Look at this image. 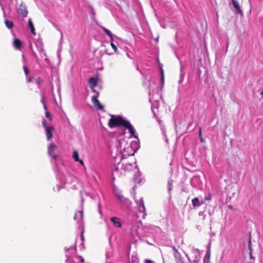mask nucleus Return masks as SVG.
<instances>
[{
    "label": "nucleus",
    "mask_w": 263,
    "mask_h": 263,
    "mask_svg": "<svg viewBox=\"0 0 263 263\" xmlns=\"http://www.w3.org/2000/svg\"><path fill=\"white\" fill-rule=\"evenodd\" d=\"M108 125L110 128L123 127L128 130L131 136L136 137L135 129L130 123L124 119L121 116L111 115Z\"/></svg>",
    "instance_id": "1"
},
{
    "label": "nucleus",
    "mask_w": 263,
    "mask_h": 263,
    "mask_svg": "<svg viewBox=\"0 0 263 263\" xmlns=\"http://www.w3.org/2000/svg\"><path fill=\"white\" fill-rule=\"evenodd\" d=\"M120 160L123 161L122 163V170L123 171L124 173H129L131 172L135 166L129 160L124 159L122 156H121Z\"/></svg>",
    "instance_id": "2"
},
{
    "label": "nucleus",
    "mask_w": 263,
    "mask_h": 263,
    "mask_svg": "<svg viewBox=\"0 0 263 263\" xmlns=\"http://www.w3.org/2000/svg\"><path fill=\"white\" fill-rule=\"evenodd\" d=\"M95 87H93V88H91L92 91L93 92H96V95L92 97L91 98V101L94 105V106L96 107V109L98 110H103L104 109V106L103 105L101 104L100 101L98 100V97L99 93L98 92H97L96 90L94 88Z\"/></svg>",
    "instance_id": "3"
},
{
    "label": "nucleus",
    "mask_w": 263,
    "mask_h": 263,
    "mask_svg": "<svg viewBox=\"0 0 263 263\" xmlns=\"http://www.w3.org/2000/svg\"><path fill=\"white\" fill-rule=\"evenodd\" d=\"M57 148V145L54 144H50L48 147V153L52 158L55 160L58 156L56 154H53L54 151Z\"/></svg>",
    "instance_id": "4"
},
{
    "label": "nucleus",
    "mask_w": 263,
    "mask_h": 263,
    "mask_svg": "<svg viewBox=\"0 0 263 263\" xmlns=\"http://www.w3.org/2000/svg\"><path fill=\"white\" fill-rule=\"evenodd\" d=\"M233 6V7L235 9V11L237 14H239L241 16H243L245 15L244 13L243 12L242 10L239 6V4L235 1V0H231Z\"/></svg>",
    "instance_id": "5"
},
{
    "label": "nucleus",
    "mask_w": 263,
    "mask_h": 263,
    "mask_svg": "<svg viewBox=\"0 0 263 263\" xmlns=\"http://www.w3.org/2000/svg\"><path fill=\"white\" fill-rule=\"evenodd\" d=\"M46 136L47 141L50 140L52 138V132L54 130V128L52 126H49L46 129Z\"/></svg>",
    "instance_id": "6"
},
{
    "label": "nucleus",
    "mask_w": 263,
    "mask_h": 263,
    "mask_svg": "<svg viewBox=\"0 0 263 263\" xmlns=\"http://www.w3.org/2000/svg\"><path fill=\"white\" fill-rule=\"evenodd\" d=\"M18 12L20 14L22 15V16H27L28 11L26 6L25 5L21 4L19 7Z\"/></svg>",
    "instance_id": "7"
},
{
    "label": "nucleus",
    "mask_w": 263,
    "mask_h": 263,
    "mask_svg": "<svg viewBox=\"0 0 263 263\" xmlns=\"http://www.w3.org/2000/svg\"><path fill=\"white\" fill-rule=\"evenodd\" d=\"M110 220L112 221L114 226L116 228H120L122 227V223L119 218L117 217H113L111 218Z\"/></svg>",
    "instance_id": "8"
},
{
    "label": "nucleus",
    "mask_w": 263,
    "mask_h": 263,
    "mask_svg": "<svg viewBox=\"0 0 263 263\" xmlns=\"http://www.w3.org/2000/svg\"><path fill=\"white\" fill-rule=\"evenodd\" d=\"M72 158L76 162H79L81 165H84V162L82 159H80L79 154L77 151L75 150L73 152Z\"/></svg>",
    "instance_id": "9"
},
{
    "label": "nucleus",
    "mask_w": 263,
    "mask_h": 263,
    "mask_svg": "<svg viewBox=\"0 0 263 263\" xmlns=\"http://www.w3.org/2000/svg\"><path fill=\"white\" fill-rule=\"evenodd\" d=\"M88 82L90 85V88H93L97 86L98 80L97 78L92 77L88 79Z\"/></svg>",
    "instance_id": "10"
},
{
    "label": "nucleus",
    "mask_w": 263,
    "mask_h": 263,
    "mask_svg": "<svg viewBox=\"0 0 263 263\" xmlns=\"http://www.w3.org/2000/svg\"><path fill=\"white\" fill-rule=\"evenodd\" d=\"M192 201L194 208L199 207L203 203V202H200L199 199L197 197L193 198Z\"/></svg>",
    "instance_id": "11"
},
{
    "label": "nucleus",
    "mask_w": 263,
    "mask_h": 263,
    "mask_svg": "<svg viewBox=\"0 0 263 263\" xmlns=\"http://www.w3.org/2000/svg\"><path fill=\"white\" fill-rule=\"evenodd\" d=\"M13 46L16 49H20L22 45V42L18 39H15L13 41Z\"/></svg>",
    "instance_id": "12"
},
{
    "label": "nucleus",
    "mask_w": 263,
    "mask_h": 263,
    "mask_svg": "<svg viewBox=\"0 0 263 263\" xmlns=\"http://www.w3.org/2000/svg\"><path fill=\"white\" fill-rule=\"evenodd\" d=\"M172 249L174 251V257L177 259V260H180V258H181V254L179 252L178 250L175 247L173 246L172 247Z\"/></svg>",
    "instance_id": "13"
},
{
    "label": "nucleus",
    "mask_w": 263,
    "mask_h": 263,
    "mask_svg": "<svg viewBox=\"0 0 263 263\" xmlns=\"http://www.w3.org/2000/svg\"><path fill=\"white\" fill-rule=\"evenodd\" d=\"M28 26L30 28L31 32L33 34L35 35V29L34 27L33 23L31 20V19L30 18L28 20Z\"/></svg>",
    "instance_id": "14"
},
{
    "label": "nucleus",
    "mask_w": 263,
    "mask_h": 263,
    "mask_svg": "<svg viewBox=\"0 0 263 263\" xmlns=\"http://www.w3.org/2000/svg\"><path fill=\"white\" fill-rule=\"evenodd\" d=\"M102 30L104 31V32L108 36L110 37V40H111V41L113 42L114 41V39H113V37H112V33L110 32V31L108 30H107L106 28H105V27H102Z\"/></svg>",
    "instance_id": "15"
},
{
    "label": "nucleus",
    "mask_w": 263,
    "mask_h": 263,
    "mask_svg": "<svg viewBox=\"0 0 263 263\" xmlns=\"http://www.w3.org/2000/svg\"><path fill=\"white\" fill-rule=\"evenodd\" d=\"M5 24L7 27L9 29H11L13 27V23L12 21L6 20L5 21Z\"/></svg>",
    "instance_id": "16"
},
{
    "label": "nucleus",
    "mask_w": 263,
    "mask_h": 263,
    "mask_svg": "<svg viewBox=\"0 0 263 263\" xmlns=\"http://www.w3.org/2000/svg\"><path fill=\"white\" fill-rule=\"evenodd\" d=\"M130 263H138V258L136 256H132L130 259Z\"/></svg>",
    "instance_id": "17"
},
{
    "label": "nucleus",
    "mask_w": 263,
    "mask_h": 263,
    "mask_svg": "<svg viewBox=\"0 0 263 263\" xmlns=\"http://www.w3.org/2000/svg\"><path fill=\"white\" fill-rule=\"evenodd\" d=\"M110 45H111V47L112 48V49H114V50L115 52H117L118 50L117 47L113 43V42L111 41Z\"/></svg>",
    "instance_id": "18"
},
{
    "label": "nucleus",
    "mask_w": 263,
    "mask_h": 263,
    "mask_svg": "<svg viewBox=\"0 0 263 263\" xmlns=\"http://www.w3.org/2000/svg\"><path fill=\"white\" fill-rule=\"evenodd\" d=\"M45 117L48 118L50 121L52 120L51 116L49 111H46Z\"/></svg>",
    "instance_id": "19"
},
{
    "label": "nucleus",
    "mask_w": 263,
    "mask_h": 263,
    "mask_svg": "<svg viewBox=\"0 0 263 263\" xmlns=\"http://www.w3.org/2000/svg\"><path fill=\"white\" fill-rule=\"evenodd\" d=\"M23 69H24V73L26 75H27L29 72V70L28 68V67L27 66H24L23 67Z\"/></svg>",
    "instance_id": "20"
},
{
    "label": "nucleus",
    "mask_w": 263,
    "mask_h": 263,
    "mask_svg": "<svg viewBox=\"0 0 263 263\" xmlns=\"http://www.w3.org/2000/svg\"><path fill=\"white\" fill-rule=\"evenodd\" d=\"M140 206L143 208V211L145 210L144 204V202L142 199H141V200H140Z\"/></svg>",
    "instance_id": "21"
},
{
    "label": "nucleus",
    "mask_w": 263,
    "mask_h": 263,
    "mask_svg": "<svg viewBox=\"0 0 263 263\" xmlns=\"http://www.w3.org/2000/svg\"><path fill=\"white\" fill-rule=\"evenodd\" d=\"M42 80L41 78H37L35 79V82L37 84H40L42 82Z\"/></svg>",
    "instance_id": "22"
},
{
    "label": "nucleus",
    "mask_w": 263,
    "mask_h": 263,
    "mask_svg": "<svg viewBox=\"0 0 263 263\" xmlns=\"http://www.w3.org/2000/svg\"><path fill=\"white\" fill-rule=\"evenodd\" d=\"M249 246H252L251 233L249 235V241H248V247Z\"/></svg>",
    "instance_id": "23"
},
{
    "label": "nucleus",
    "mask_w": 263,
    "mask_h": 263,
    "mask_svg": "<svg viewBox=\"0 0 263 263\" xmlns=\"http://www.w3.org/2000/svg\"><path fill=\"white\" fill-rule=\"evenodd\" d=\"M77 257L79 259V260L82 262L84 261V259L83 257L81 256H77Z\"/></svg>",
    "instance_id": "24"
},
{
    "label": "nucleus",
    "mask_w": 263,
    "mask_h": 263,
    "mask_svg": "<svg viewBox=\"0 0 263 263\" xmlns=\"http://www.w3.org/2000/svg\"><path fill=\"white\" fill-rule=\"evenodd\" d=\"M211 195L209 194L207 196L204 198V200H210L211 199Z\"/></svg>",
    "instance_id": "25"
},
{
    "label": "nucleus",
    "mask_w": 263,
    "mask_h": 263,
    "mask_svg": "<svg viewBox=\"0 0 263 263\" xmlns=\"http://www.w3.org/2000/svg\"><path fill=\"white\" fill-rule=\"evenodd\" d=\"M42 125L45 128V129L48 127V126H47L46 125V121L44 120L42 121Z\"/></svg>",
    "instance_id": "26"
},
{
    "label": "nucleus",
    "mask_w": 263,
    "mask_h": 263,
    "mask_svg": "<svg viewBox=\"0 0 263 263\" xmlns=\"http://www.w3.org/2000/svg\"><path fill=\"white\" fill-rule=\"evenodd\" d=\"M118 198H119V200L121 202H122V203L124 202V199H123V197L122 196L118 195Z\"/></svg>",
    "instance_id": "27"
},
{
    "label": "nucleus",
    "mask_w": 263,
    "mask_h": 263,
    "mask_svg": "<svg viewBox=\"0 0 263 263\" xmlns=\"http://www.w3.org/2000/svg\"><path fill=\"white\" fill-rule=\"evenodd\" d=\"M42 102H43V106H44V109H45V110H47V106H46V104H45V103L44 98H43V99H42Z\"/></svg>",
    "instance_id": "28"
},
{
    "label": "nucleus",
    "mask_w": 263,
    "mask_h": 263,
    "mask_svg": "<svg viewBox=\"0 0 263 263\" xmlns=\"http://www.w3.org/2000/svg\"><path fill=\"white\" fill-rule=\"evenodd\" d=\"M161 80H162V85H163L164 81V74L163 71L161 72Z\"/></svg>",
    "instance_id": "29"
},
{
    "label": "nucleus",
    "mask_w": 263,
    "mask_h": 263,
    "mask_svg": "<svg viewBox=\"0 0 263 263\" xmlns=\"http://www.w3.org/2000/svg\"><path fill=\"white\" fill-rule=\"evenodd\" d=\"M249 256L251 259H253L254 257L252 255V252H249Z\"/></svg>",
    "instance_id": "30"
},
{
    "label": "nucleus",
    "mask_w": 263,
    "mask_h": 263,
    "mask_svg": "<svg viewBox=\"0 0 263 263\" xmlns=\"http://www.w3.org/2000/svg\"><path fill=\"white\" fill-rule=\"evenodd\" d=\"M79 213H80V214L81 215V218H82V217H83V212L82 211H79Z\"/></svg>",
    "instance_id": "31"
},
{
    "label": "nucleus",
    "mask_w": 263,
    "mask_h": 263,
    "mask_svg": "<svg viewBox=\"0 0 263 263\" xmlns=\"http://www.w3.org/2000/svg\"><path fill=\"white\" fill-rule=\"evenodd\" d=\"M199 134L200 137H201V127L199 128Z\"/></svg>",
    "instance_id": "32"
},
{
    "label": "nucleus",
    "mask_w": 263,
    "mask_h": 263,
    "mask_svg": "<svg viewBox=\"0 0 263 263\" xmlns=\"http://www.w3.org/2000/svg\"><path fill=\"white\" fill-rule=\"evenodd\" d=\"M248 248H249V249L250 252H252V246H249V247H248Z\"/></svg>",
    "instance_id": "33"
},
{
    "label": "nucleus",
    "mask_w": 263,
    "mask_h": 263,
    "mask_svg": "<svg viewBox=\"0 0 263 263\" xmlns=\"http://www.w3.org/2000/svg\"><path fill=\"white\" fill-rule=\"evenodd\" d=\"M145 262H146V263H152V261L151 260H149V259H146L145 260Z\"/></svg>",
    "instance_id": "34"
},
{
    "label": "nucleus",
    "mask_w": 263,
    "mask_h": 263,
    "mask_svg": "<svg viewBox=\"0 0 263 263\" xmlns=\"http://www.w3.org/2000/svg\"><path fill=\"white\" fill-rule=\"evenodd\" d=\"M27 81H28V82H31L32 81V78H29L28 79Z\"/></svg>",
    "instance_id": "35"
},
{
    "label": "nucleus",
    "mask_w": 263,
    "mask_h": 263,
    "mask_svg": "<svg viewBox=\"0 0 263 263\" xmlns=\"http://www.w3.org/2000/svg\"><path fill=\"white\" fill-rule=\"evenodd\" d=\"M228 208L230 210H232L233 209V206L231 205H228Z\"/></svg>",
    "instance_id": "36"
},
{
    "label": "nucleus",
    "mask_w": 263,
    "mask_h": 263,
    "mask_svg": "<svg viewBox=\"0 0 263 263\" xmlns=\"http://www.w3.org/2000/svg\"><path fill=\"white\" fill-rule=\"evenodd\" d=\"M81 237V239H82V240H84V236H83V233L82 234Z\"/></svg>",
    "instance_id": "37"
},
{
    "label": "nucleus",
    "mask_w": 263,
    "mask_h": 263,
    "mask_svg": "<svg viewBox=\"0 0 263 263\" xmlns=\"http://www.w3.org/2000/svg\"><path fill=\"white\" fill-rule=\"evenodd\" d=\"M118 170V167L116 168L115 169L114 172L117 171Z\"/></svg>",
    "instance_id": "38"
},
{
    "label": "nucleus",
    "mask_w": 263,
    "mask_h": 263,
    "mask_svg": "<svg viewBox=\"0 0 263 263\" xmlns=\"http://www.w3.org/2000/svg\"><path fill=\"white\" fill-rule=\"evenodd\" d=\"M200 140H201V142H203V139L201 138V137H200Z\"/></svg>",
    "instance_id": "39"
},
{
    "label": "nucleus",
    "mask_w": 263,
    "mask_h": 263,
    "mask_svg": "<svg viewBox=\"0 0 263 263\" xmlns=\"http://www.w3.org/2000/svg\"><path fill=\"white\" fill-rule=\"evenodd\" d=\"M261 95L263 96V90L262 91Z\"/></svg>",
    "instance_id": "40"
},
{
    "label": "nucleus",
    "mask_w": 263,
    "mask_h": 263,
    "mask_svg": "<svg viewBox=\"0 0 263 263\" xmlns=\"http://www.w3.org/2000/svg\"><path fill=\"white\" fill-rule=\"evenodd\" d=\"M76 215H75L74 216V219H76Z\"/></svg>",
    "instance_id": "41"
},
{
    "label": "nucleus",
    "mask_w": 263,
    "mask_h": 263,
    "mask_svg": "<svg viewBox=\"0 0 263 263\" xmlns=\"http://www.w3.org/2000/svg\"><path fill=\"white\" fill-rule=\"evenodd\" d=\"M248 12H250V9L249 10Z\"/></svg>",
    "instance_id": "42"
}]
</instances>
